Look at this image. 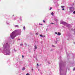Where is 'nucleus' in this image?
Listing matches in <instances>:
<instances>
[{
  "mask_svg": "<svg viewBox=\"0 0 75 75\" xmlns=\"http://www.w3.org/2000/svg\"><path fill=\"white\" fill-rule=\"evenodd\" d=\"M61 24H67V23L66 22L64 21H62L60 23Z\"/></svg>",
  "mask_w": 75,
  "mask_h": 75,
  "instance_id": "2",
  "label": "nucleus"
},
{
  "mask_svg": "<svg viewBox=\"0 0 75 75\" xmlns=\"http://www.w3.org/2000/svg\"><path fill=\"white\" fill-rule=\"evenodd\" d=\"M11 37L12 39H14L16 37V35L15 34L14 32H12L11 35Z\"/></svg>",
  "mask_w": 75,
  "mask_h": 75,
  "instance_id": "1",
  "label": "nucleus"
},
{
  "mask_svg": "<svg viewBox=\"0 0 75 75\" xmlns=\"http://www.w3.org/2000/svg\"><path fill=\"white\" fill-rule=\"evenodd\" d=\"M40 25H42V24H41Z\"/></svg>",
  "mask_w": 75,
  "mask_h": 75,
  "instance_id": "26",
  "label": "nucleus"
},
{
  "mask_svg": "<svg viewBox=\"0 0 75 75\" xmlns=\"http://www.w3.org/2000/svg\"><path fill=\"white\" fill-rule=\"evenodd\" d=\"M35 49H37V46H35Z\"/></svg>",
  "mask_w": 75,
  "mask_h": 75,
  "instance_id": "6",
  "label": "nucleus"
},
{
  "mask_svg": "<svg viewBox=\"0 0 75 75\" xmlns=\"http://www.w3.org/2000/svg\"><path fill=\"white\" fill-rule=\"evenodd\" d=\"M57 33H58V35H61V33H60L58 32Z\"/></svg>",
  "mask_w": 75,
  "mask_h": 75,
  "instance_id": "3",
  "label": "nucleus"
},
{
  "mask_svg": "<svg viewBox=\"0 0 75 75\" xmlns=\"http://www.w3.org/2000/svg\"><path fill=\"white\" fill-rule=\"evenodd\" d=\"M52 9V7H50V10H51Z\"/></svg>",
  "mask_w": 75,
  "mask_h": 75,
  "instance_id": "13",
  "label": "nucleus"
},
{
  "mask_svg": "<svg viewBox=\"0 0 75 75\" xmlns=\"http://www.w3.org/2000/svg\"><path fill=\"white\" fill-rule=\"evenodd\" d=\"M16 27H18V25H16Z\"/></svg>",
  "mask_w": 75,
  "mask_h": 75,
  "instance_id": "24",
  "label": "nucleus"
},
{
  "mask_svg": "<svg viewBox=\"0 0 75 75\" xmlns=\"http://www.w3.org/2000/svg\"><path fill=\"white\" fill-rule=\"evenodd\" d=\"M26 75H29V74L27 73L26 74Z\"/></svg>",
  "mask_w": 75,
  "mask_h": 75,
  "instance_id": "18",
  "label": "nucleus"
},
{
  "mask_svg": "<svg viewBox=\"0 0 75 75\" xmlns=\"http://www.w3.org/2000/svg\"><path fill=\"white\" fill-rule=\"evenodd\" d=\"M22 70H25V67H23L22 69Z\"/></svg>",
  "mask_w": 75,
  "mask_h": 75,
  "instance_id": "7",
  "label": "nucleus"
},
{
  "mask_svg": "<svg viewBox=\"0 0 75 75\" xmlns=\"http://www.w3.org/2000/svg\"><path fill=\"white\" fill-rule=\"evenodd\" d=\"M55 34H57V35H58V33H57L56 32H55Z\"/></svg>",
  "mask_w": 75,
  "mask_h": 75,
  "instance_id": "12",
  "label": "nucleus"
},
{
  "mask_svg": "<svg viewBox=\"0 0 75 75\" xmlns=\"http://www.w3.org/2000/svg\"><path fill=\"white\" fill-rule=\"evenodd\" d=\"M36 34L37 35H38V34L37 33H36Z\"/></svg>",
  "mask_w": 75,
  "mask_h": 75,
  "instance_id": "23",
  "label": "nucleus"
},
{
  "mask_svg": "<svg viewBox=\"0 0 75 75\" xmlns=\"http://www.w3.org/2000/svg\"><path fill=\"white\" fill-rule=\"evenodd\" d=\"M13 16H14V15H13Z\"/></svg>",
  "mask_w": 75,
  "mask_h": 75,
  "instance_id": "27",
  "label": "nucleus"
},
{
  "mask_svg": "<svg viewBox=\"0 0 75 75\" xmlns=\"http://www.w3.org/2000/svg\"><path fill=\"white\" fill-rule=\"evenodd\" d=\"M14 51H16V50H14Z\"/></svg>",
  "mask_w": 75,
  "mask_h": 75,
  "instance_id": "22",
  "label": "nucleus"
},
{
  "mask_svg": "<svg viewBox=\"0 0 75 75\" xmlns=\"http://www.w3.org/2000/svg\"><path fill=\"white\" fill-rule=\"evenodd\" d=\"M61 7H62V8H64V6H61Z\"/></svg>",
  "mask_w": 75,
  "mask_h": 75,
  "instance_id": "9",
  "label": "nucleus"
},
{
  "mask_svg": "<svg viewBox=\"0 0 75 75\" xmlns=\"http://www.w3.org/2000/svg\"><path fill=\"white\" fill-rule=\"evenodd\" d=\"M40 37H45V36H42V35H40Z\"/></svg>",
  "mask_w": 75,
  "mask_h": 75,
  "instance_id": "5",
  "label": "nucleus"
},
{
  "mask_svg": "<svg viewBox=\"0 0 75 75\" xmlns=\"http://www.w3.org/2000/svg\"><path fill=\"white\" fill-rule=\"evenodd\" d=\"M52 46L53 47H55V46H54V45H52Z\"/></svg>",
  "mask_w": 75,
  "mask_h": 75,
  "instance_id": "10",
  "label": "nucleus"
},
{
  "mask_svg": "<svg viewBox=\"0 0 75 75\" xmlns=\"http://www.w3.org/2000/svg\"><path fill=\"white\" fill-rule=\"evenodd\" d=\"M21 46H22V45H23V44H21Z\"/></svg>",
  "mask_w": 75,
  "mask_h": 75,
  "instance_id": "15",
  "label": "nucleus"
},
{
  "mask_svg": "<svg viewBox=\"0 0 75 75\" xmlns=\"http://www.w3.org/2000/svg\"><path fill=\"white\" fill-rule=\"evenodd\" d=\"M55 21H57V20L56 19V20H55Z\"/></svg>",
  "mask_w": 75,
  "mask_h": 75,
  "instance_id": "25",
  "label": "nucleus"
},
{
  "mask_svg": "<svg viewBox=\"0 0 75 75\" xmlns=\"http://www.w3.org/2000/svg\"><path fill=\"white\" fill-rule=\"evenodd\" d=\"M22 58H24V56L22 55Z\"/></svg>",
  "mask_w": 75,
  "mask_h": 75,
  "instance_id": "16",
  "label": "nucleus"
},
{
  "mask_svg": "<svg viewBox=\"0 0 75 75\" xmlns=\"http://www.w3.org/2000/svg\"><path fill=\"white\" fill-rule=\"evenodd\" d=\"M23 29L24 30H25V26H23Z\"/></svg>",
  "mask_w": 75,
  "mask_h": 75,
  "instance_id": "8",
  "label": "nucleus"
},
{
  "mask_svg": "<svg viewBox=\"0 0 75 75\" xmlns=\"http://www.w3.org/2000/svg\"><path fill=\"white\" fill-rule=\"evenodd\" d=\"M73 70L74 71H75V68H74Z\"/></svg>",
  "mask_w": 75,
  "mask_h": 75,
  "instance_id": "17",
  "label": "nucleus"
},
{
  "mask_svg": "<svg viewBox=\"0 0 75 75\" xmlns=\"http://www.w3.org/2000/svg\"><path fill=\"white\" fill-rule=\"evenodd\" d=\"M51 24H54V23H51Z\"/></svg>",
  "mask_w": 75,
  "mask_h": 75,
  "instance_id": "19",
  "label": "nucleus"
},
{
  "mask_svg": "<svg viewBox=\"0 0 75 75\" xmlns=\"http://www.w3.org/2000/svg\"><path fill=\"white\" fill-rule=\"evenodd\" d=\"M37 65H38V63L37 64Z\"/></svg>",
  "mask_w": 75,
  "mask_h": 75,
  "instance_id": "20",
  "label": "nucleus"
},
{
  "mask_svg": "<svg viewBox=\"0 0 75 75\" xmlns=\"http://www.w3.org/2000/svg\"><path fill=\"white\" fill-rule=\"evenodd\" d=\"M43 23H45V21L44 20H43Z\"/></svg>",
  "mask_w": 75,
  "mask_h": 75,
  "instance_id": "11",
  "label": "nucleus"
},
{
  "mask_svg": "<svg viewBox=\"0 0 75 75\" xmlns=\"http://www.w3.org/2000/svg\"><path fill=\"white\" fill-rule=\"evenodd\" d=\"M51 14L52 15V16H54V13L53 12H52L51 13Z\"/></svg>",
  "mask_w": 75,
  "mask_h": 75,
  "instance_id": "4",
  "label": "nucleus"
},
{
  "mask_svg": "<svg viewBox=\"0 0 75 75\" xmlns=\"http://www.w3.org/2000/svg\"><path fill=\"white\" fill-rule=\"evenodd\" d=\"M62 10H64V8H63Z\"/></svg>",
  "mask_w": 75,
  "mask_h": 75,
  "instance_id": "21",
  "label": "nucleus"
},
{
  "mask_svg": "<svg viewBox=\"0 0 75 75\" xmlns=\"http://www.w3.org/2000/svg\"><path fill=\"white\" fill-rule=\"evenodd\" d=\"M73 14H75V11H74Z\"/></svg>",
  "mask_w": 75,
  "mask_h": 75,
  "instance_id": "14",
  "label": "nucleus"
}]
</instances>
